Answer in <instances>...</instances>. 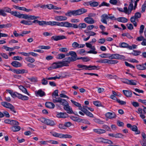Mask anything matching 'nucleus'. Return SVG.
Returning <instances> with one entry per match:
<instances>
[{"mask_svg": "<svg viewBox=\"0 0 146 146\" xmlns=\"http://www.w3.org/2000/svg\"><path fill=\"white\" fill-rule=\"evenodd\" d=\"M101 21L103 23L107 24V23L106 20L109 19V16L105 14L101 16Z\"/></svg>", "mask_w": 146, "mask_h": 146, "instance_id": "2eb2a0df", "label": "nucleus"}, {"mask_svg": "<svg viewBox=\"0 0 146 146\" xmlns=\"http://www.w3.org/2000/svg\"><path fill=\"white\" fill-rule=\"evenodd\" d=\"M9 70L13 71L14 73L17 74H22L25 73H28V70L25 69H15L13 70L11 69H10Z\"/></svg>", "mask_w": 146, "mask_h": 146, "instance_id": "423d86ee", "label": "nucleus"}, {"mask_svg": "<svg viewBox=\"0 0 146 146\" xmlns=\"http://www.w3.org/2000/svg\"><path fill=\"white\" fill-rule=\"evenodd\" d=\"M1 104L3 107L10 109L11 111L14 113H16V111L15 110L14 107L11 104L6 102H3L1 103Z\"/></svg>", "mask_w": 146, "mask_h": 146, "instance_id": "f03ea898", "label": "nucleus"}, {"mask_svg": "<svg viewBox=\"0 0 146 146\" xmlns=\"http://www.w3.org/2000/svg\"><path fill=\"white\" fill-rule=\"evenodd\" d=\"M110 5V4L109 3H107L105 2H103L101 4L99 5V7H100L102 6H106V7H109Z\"/></svg>", "mask_w": 146, "mask_h": 146, "instance_id": "0e129e2a", "label": "nucleus"}, {"mask_svg": "<svg viewBox=\"0 0 146 146\" xmlns=\"http://www.w3.org/2000/svg\"><path fill=\"white\" fill-rule=\"evenodd\" d=\"M98 3L96 1H90V5L92 7H96L98 5Z\"/></svg>", "mask_w": 146, "mask_h": 146, "instance_id": "f704fd0d", "label": "nucleus"}, {"mask_svg": "<svg viewBox=\"0 0 146 146\" xmlns=\"http://www.w3.org/2000/svg\"><path fill=\"white\" fill-rule=\"evenodd\" d=\"M6 91L10 94L13 98L17 97L19 99L24 101L27 100L29 99V98L28 96L23 95L17 92H13L12 90L7 89L6 90Z\"/></svg>", "mask_w": 146, "mask_h": 146, "instance_id": "f257e3e1", "label": "nucleus"}, {"mask_svg": "<svg viewBox=\"0 0 146 146\" xmlns=\"http://www.w3.org/2000/svg\"><path fill=\"white\" fill-rule=\"evenodd\" d=\"M108 59H103L100 60H97V62L102 63H108Z\"/></svg>", "mask_w": 146, "mask_h": 146, "instance_id": "a19ab883", "label": "nucleus"}, {"mask_svg": "<svg viewBox=\"0 0 146 146\" xmlns=\"http://www.w3.org/2000/svg\"><path fill=\"white\" fill-rule=\"evenodd\" d=\"M10 125L13 126L18 125H19V123L16 120H12Z\"/></svg>", "mask_w": 146, "mask_h": 146, "instance_id": "09e8293b", "label": "nucleus"}, {"mask_svg": "<svg viewBox=\"0 0 146 146\" xmlns=\"http://www.w3.org/2000/svg\"><path fill=\"white\" fill-rule=\"evenodd\" d=\"M70 118L74 121H77L78 122H81L83 120V119L77 117L72 116Z\"/></svg>", "mask_w": 146, "mask_h": 146, "instance_id": "7c9ffc66", "label": "nucleus"}, {"mask_svg": "<svg viewBox=\"0 0 146 146\" xmlns=\"http://www.w3.org/2000/svg\"><path fill=\"white\" fill-rule=\"evenodd\" d=\"M146 7V1L144 2V4L142 6L141 12H143L145 11Z\"/></svg>", "mask_w": 146, "mask_h": 146, "instance_id": "774afa93", "label": "nucleus"}, {"mask_svg": "<svg viewBox=\"0 0 146 146\" xmlns=\"http://www.w3.org/2000/svg\"><path fill=\"white\" fill-rule=\"evenodd\" d=\"M11 13L12 15L20 18L21 14H20L19 12L16 11H11Z\"/></svg>", "mask_w": 146, "mask_h": 146, "instance_id": "72a5a7b5", "label": "nucleus"}, {"mask_svg": "<svg viewBox=\"0 0 146 146\" xmlns=\"http://www.w3.org/2000/svg\"><path fill=\"white\" fill-rule=\"evenodd\" d=\"M85 33L87 35L89 36L90 37V36H93L96 35V33L93 31H88L85 32Z\"/></svg>", "mask_w": 146, "mask_h": 146, "instance_id": "5fc2aeb1", "label": "nucleus"}, {"mask_svg": "<svg viewBox=\"0 0 146 146\" xmlns=\"http://www.w3.org/2000/svg\"><path fill=\"white\" fill-rule=\"evenodd\" d=\"M71 61H74L72 59V58L70 57L65 58L63 60L62 62H61L62 65L63 66H68V64Z\"/></svg>", "mask_w": 146, "mask_h": 146, "instance_id": "20e7f679", "label": "nucleus"}, {"mask_svg": "<svg viewBox=\"0 0 146 146\" xmlns=\"http://www.w3.org/2000/svg\"><path fill=\"white\" fill-rule=\"evenodd\" d=\"M11 130L13 132H16L19 131L21 129V127L18 125L14 126L10 128Z\"/></svg>", "mask_w": 146, "mask_h": 146, "instance_id": "c85d7f7f", "label": "nucleus"}, {"mask_svg": "<svg viewBox=\"0 0 146 146\" xmlns=\"http://www.w3.org/2000/svg\"><path fill=\"white\" fill-rule=\"evenodd\" d=\"M65 36L64 35L54 36L51 37V39L55 41H57L61 40L66 39Z\"/></svg>", "mask_w": 146, "mask_h": 146, "instance_id": "0eeeda50", "label": "nucleus"}, {"mask_svg": "<svg viewBox=\"0 0 146 146\" xmlns=\"http://www.w3.org/2000/svg\"><path fill=\"white\" fill-rule=\"evenodd\" d=\"M117 59L119 60H124L125 58V56L122 55H120L119 54H117Z\"/></svg>", "mask_w": 146, "mask_h": 146, "instance_id": "69168bd1", "label": "nucleus"}, {"mask_svg": "<svg viewBox=\"0 0 146 146\" xmlns=\"http://www.w3.org/2000/svg\"><path fill=\"white\" fill-rule=\"evenodd\" d=\"M60 76H59V77L57 76H55L54 77H46V79L48 80H55L57 79H60Z\"/></svg>", "mask_w": 146, "mask_h": 146, "instance_id": "de8ad7c7", "label": "nucleus"}, {"mask_svg": "<svg viewBox=\"0 0 146 146\" xmlns=\"http://www.w3.org/2000/svg\"><path fill=\"white\" fill-rule=\"evenodd\" d=\"M29 15L27 14H21L20 18H23L26 19H28Z\"/></svg>", "mask_w": 146, "mask_h": 146, "instance_id": "4d7b16f0", "label": "nucleus"}, {"mask_svg": "<svg viewBox=\"0 0 146 146\" xmlns=\"http://www.w3.org/2000/svg\"><path fill=\"white\" fill-rule=\"evenodd\" d=\"M68 116V115L66 113L60 112L56 115V116L58 118H65Z\"/></svg>", "mask_w": 146, "mask_h": 146, "instance_id": "aec40b11", "label": "nucleus"}, {"mask_svg": "<svg viewBox=\"0 0 146 146\" xmlns=\"http://www.w3.org/2000/svg\"><path fill=\"white\" fill-rule=\"evenodd\" d=\"M86 27V25L84 23H80L78 25V28L80 29H84Z\"/></svg>", "mask_w": 146, "mask_h": 146, "instance_id": "a18cd8bd", "label": "nucleus"}, {"mask_svg": "<svg viewBox=\"0 0 146 146\" xmlns=\"http://www.w3.org/2000/svg\"><path fill=\"white\" fill-rule=\"evenodd\" d=\"M136 19L134 16L132 17L130 19L131 22L133 23L134 26L135 27L137 26V23L135 22Z\"/></svg>", "mask_w": 146, "mask_h": 146, "instance_id": "e433bc0d", "label": "nucleus"}, {"mask_svg": "<svg viewBox=\"0 0 146 146\" xmlns=\"http://www.w3.org/2000/svg\"><path fill=\"white\" fill-rule=\"evenodd\" d=\"M93 120L94 121L98 124H104V122L102 120H101L100 119L94 117Z\"/></svg>", "mask_w": 146, "mask_h": 146, "instance_id": "c756f323", "label": "nucleus"}, {"mask_svg": "<svg viewBox=\"0 0 146 146\" xmlns=\"http://www.w3.org/2000/svg\"><path fill=\"white\" fill-rule=\"evenodd\" d=\"M71 101L72 102V103L75 106L78 107V109H79V108L81 106V104H80V103L76 102V101H75L72 100H71Z\"/></svg>", "mask_w": 146, "mask_h": 146, "instance_id": "c03bdc74", "label": "nucleus"}, {"mask_svg": "<svg viewBox=\"0 0 146 146\" xmlns=\"http://www.w3.org/2000/svg\"><path fill=\"white\" fill-rule=\"evenodd\" d=\"M46 121L45 124L48 125L53 126L55 125V123L54 121L52 120L46 119Z\"/></svg>", "mask_w": 146, "mask_h": 146, "instance_id": "b1692460", "label": "nucleus"}, {"mask_svg": "<svg viewBox=\"0 0 146 146\" xmlns=\"http://www.w3.org/2000/svg\"><path fill=\"white\" fill-rule=\"evenodd\" d=\"M84 21L86 23L89 24H93L95 22L94 19L90 17H87L84 18Z\"/></svg>", "mask_w": 146, "mask_h": 146, "instance_id": "9b49d317", "label": "nucleus"}, {"mask_svg": "<svg viewBox=\"0 0 146 146\" xmlns=\"http://www.w3.org/2000/svg\"><path fill=\"white\" fill-rule=\"evenodd\" d=\"M25 60L31 63H33L35 61V60L34 58L29 57L26 58H25Z\"/></svg>", "mask_w": 146, "mask_h": 146, "instance_id": "79ce46f5", "label": "nucleus"}, {"mask_svg": "<svg viewBox=\"0 0 146 146\" xmlns=\"http://www.w3.org/2000/svg\"><path fill=\"white\" fill-rule=\"evenodd\" d=\"M39 18V17L38 16H35L33 15H29V17L28 20H35Z\"/></svg>", "mask_w": 146, "mask_h": 146, "instance_id": "052dcab7", "label": "nucleus"}, {"mask_svg": "<svg viewBox=\"0 0 146 146\" xmlns=\"http://www.w3.org/2000/svg\"><path fill=\"white\" fill-rule=\"evenodd\" d=\"M50 133L54 137H59L60 138V137L61 133H57L54 131H51Z\"/></svg>", "mask_w": 146, "mask_h": 146, "instance_id": "58836bf2", "label": "nucleus"}, {"mask_svg": "<svg viewBox=\"0 0 146 146\" xmlns=\"http://www.w3.org/2000/svg\"><path fill=\"white\" fill-rule=\"evenodd\" d=\"M65 15L68 17H71L72 15L76 16L75 10L72 11L68 12L65 14Z\"/></svg>", "mask_w": 146, "mask_h": 146, "instance_id": "cd10ccee", "label": "nucleus"}, {"mask_svg": "<svg viewBox=\"0 0 146 146\" xmlns=\"http://www.w3.org/2000/svg\"><path fill=\"white\" fill-rule=\"evenodd\" d=\"M57 96H54L53 95L52 97V101L54 103H58L59 100V99L60 98V97H56Z\"/></svg>", "mask_w": 146, "mask_h": 146, "instance_id": "37998d69", "label": "nucleus"}, {"mask_svg": "<svg viewBox=\"0 0 146 146\" xmlns=\"http://www.w3.org/2000/svg\"><path fill=\"white\" fill-rule=\"evenodd\" d=\"M21 23L26 25H31L32 24V22L29 21L23 20L20 22Z\"/></svg>", "mask_w": 146, "mask_h": 146, "instance_id": "473e14b6", "label": "nucleus"}, {"mask_svg": "<svg viewBox=\"0 0 146 146\" xmlns=\"http://www.w3.org/2000/svg\"><path fill=\"white\" fill-rule=\"evenodd\" d=\"M72 136L68 134H64L61 133L60 138H71Z\"/></svg>", "mask_w": 146, "mask_h": 146, "instance_id": "c9c22d12", "label": "nucleus"}, {"mask_svg": "<svg viewBox=\"0 0 146 146\" xmlns=\"http://www.w3.org/2000/svg\"><path fill=\"white\" fill-rule=\"evenodd\" d=\"M11 64L13 66L16 68L20 67L22 66L21 64L17 61H13L11 63Z\"/></svg>", "mask_w": 146, "mask_h": 146, "instance_id": "5701e85b", "label": "nucleus"}, {"mask_svg": "<svg viewBox=\"0 0 146 146\" xmlns=\"http://www.w3.org/2000/svg\"><path fill=\"white\" fill-rule=\"evenodd\" d=\"M3 48L5 49L6 50L8 51H12L13 50V48H10L7 47L5 46H4L3 47Z\"/></svg>", "mask_w": 146, "mask_h": 146, "instance_id": "680f3d73", "label": "nucleus"}, {"mask_svg": "<svg viewBox=\"0 0 146 146\" xmlns=\"http://www.w3.org/2000/svg\"><path fill=\"white\" fill-rule=\"evenodd\" d=\"M54 19L58 21H65L67 19V18L65 16H56L54 17Z\"/></svg>", "mask_w": 146, "mask_h": 146, "instance_id": "9d476101", "label": "nucleus"}, {"mask_svg": "<svg viewBox=\"0 0 146 146\" xmlns=\"http://www.w3.org/2000/svg\"><path fill=\"white\" fill-rule=\"evenodd\" d=\"M45 105L46 107L50 109H53L55 107L54 104L51 102H47L45 103Z\"/></svg>", "mask_w": 146, "mask_h": 146, "instance_id": "a878e982", "label": "nucleus"}, {"mask_svg": "<svg viewBox=\"0 0 146 146\" xmlns=\"http://www.w3.org/2000/svg\"><path fill=\"white\" fill-rule=\"evenodd\" d=\"M59 50L62 52H66L68 50V49L66 48H60Z\"/></svg>", "mask_w": 146, "mask_h": 146, "instance_id": "e2e57ef3", "label": "nucleus"}, {"mask_svg": "<svg viewBox=\"0 0 146 146\" xmlns=\"http://www.w3.org/2000/svg\"><path fill=\"white\" fill-rule=\"evenodd\" d=\"M102 143H108L110 144H112L113 143V142L111 141L108 139L104 138L103 139Z\"/></svg>", "mask_w": 146, "mask_h": 146, "instance_id": "3c124183", "label": "nucleus"}, {"mask_svg": "<svg viewBox=\"0 0 146 146\" xmlns=\"http://www.w3.org/2000/svg\"><path fill=\"white\" fill-rule=\"evenodd\" d=\"M59 100H59L58 103H59L61 105L64 106L68 104V102L64 99H62L60 98V99H59Z\"/></svg>", "mask_w": 146, "mask_h": 146, "instance_id": "393cba45", "label": "nucleus"}, {"mask_svg": "<svg viewBox=\"0 0 146 146\" xmlns=\"http://www.w3.org/2000/svg\"><path fill=\"white\" fill-rule=\"evenodd\" d=\"M137 82L135 80H129V84L130 85H136Z\"/></svg>", "mask_w": 146, "mask_h": 146, "instance_id": "4c0bfd02", "label": "nucleus"}, {"mask_svg": "<svg viewBox=\"0 0 146 146\" xmlns=\"http://www.w3.org/2000/svg\"><path fill=\"white\" fill-rule=\"evenodd\" d=\"M103 139L104 138L102 137H98L95 139V141L96 142L98 143H102Z\"/></svg>", "mask_w": 146, "mask_h": 146, "instance_id": "6e6d98bb", "label": "nucleus"}, {"mask_svg": "<svg viewBox=\"0 0 146 146\" xmlns=\"http://www.w3.org/2000/svg\"><path fill=\"white\" fill-rule=\"evenodd\" d=\"M77 66L79 68H82V69L85 70H95L96 69L98 66H95L90 65L87 66L86 65L78 64L77 65Z\"/></svg>", "mask_w": 146, "mask_h": 146, "instance_id": "7ed1b4c3", "label": "nucleus"}, {"mask_svg": "<svg viewBox=\"0 0 146 146\" xmlns=\"http://www.w3.org/2000/svg\"><path fill=\"white\" fill-rule=\"evenodd\" d=\"M105 115L106 117L110 119L114 118L116 117V115L114 112H107L105 114Z\"/></svg>", "mask_w": 146, "mask_h": 146, "instance_id": "1a4fd4ad", "label": "nucleus"}, {"mask_svg": "<svg viewBox=\"0 0 146 146\" xmlns=\"http://www.w3.org/2000/svg\"><path fill=\"white\" fill-rule=\"evenodd\" d=\"M63 108L64 109L67 111V113L69 114H72L73 113L72 109L69 106V104L64 106Z\"/></svg>", "mask_w": 146, "mask_h": 146, "instance_id": "6e6552de", "label": "nucleus"}, {"mask_svg": "<svg viewBox=\"0 0 146 146\" xmlns=\"http://www.w3.org/2000/svg\"><path fill=\"white\" fill-rule=\"evenodd\" d=\"M52 65L53 69H54L61 67L63 66L62 63H61V62L54 63L52 64Z\"/></svg>", "mask_w": 146, "mask_h": 146, "instance_id": "dca6fc26", "label": "nucleus"}, {"mask_svg": "<svg viewBox=\"0 0 146 146\" xmlns=\"http://www.w3.org/2000/svg\"><path fill=\"white\" fill-rule=\"evenodd\" d=\"M19 10L21 11H23L27 12H29L32 11L31 9H27L24 7H19Z\"/></svg>", "mask_w": 146, "mask_h": 146, "instance_id": "603ef678", "label": "nucleus"}, {"mask_svg": "<svg viewBox=\"0 0 146 146\" xmlns=\"http://www.w3.org/2000/svg\"><path fill=\"white\" fill-rule=\"evenodd\" d=\"M38 23L40 25H48V22L44 21H38Z\"/></svg>", "mask_w": 146, "mask_h": 146, "instance_id": "864d4df0", "label": "nucleus"}, {"mask_svg": "<svg viewBox=\"0 0 146 146\" xmlns=\"http://www.w3.org/2000/svg\"><path fill=\"white\" fill-rule=\"evenodd\" d=\"M99 56L102 58H110V54L108 53H104L99 55Z\"/></svg>", "mask_w": 146, "mask_h": 146, "instance_id": "ea45409f", "label": "nucleus"}, {"mask_svg": "<svg viewBox=\"0 0 146 146\" xmlns=\"http://www.w3.org/2000/svg\"><path fill=\"white\" fill-rule=\"evenodd\" d=\"M117 20L119 22L124 23L127 22L128 20L127 19L124 17L118 18L117 19Z\"/></svg>", "mask_w": 146, "mask_h": 146, "instance_id": "2f4dec72", "label": "nucleus"}, {"mask_svg": "<svg viewBox=\"0 0 146 146\" xmlns=\"http://www.w3.org/2000/svg\"><path fill=\"white\" fill-rule=\"evenodd\" d=\"M35 94L36 96H40L42 97L45 95V92L41 89H39L37 91H36L35 92Z\"/></svg>", "mask_w": 146, "mask_h": 146, "instance_id": "4468645a", "label": "nucleus"}, {"mask_svg": "<svg viewBox=\"0 0 146 146\" xmlns=\"http://www.w3.org/2000/svg\"><path fill=\"white\" fill-rule=\"evenodd\" d=\"M48 25H50L51 26H55L57 25L58 26H60V23L58 22H56L55 21H50L48 22Z\"/></svg>", "mask_w": 146, "mask_h": 146, "instance_id": "412c9836", "label": "nucleus"}, {"mask_svg": "<svg viewBox=\"0 0 146 146\" xmlns=\"http://www.w3.org/2000/svg\"><path fill=\"white\" fill-rule=\"evenodd\" d=\"M123 92L124 95L127 97H131L132 95L131 91L130 90H123Z\"/></svg>", "mask_w": 146, "mask_h": 146, "instance_id": "4be33fe9", "label": "nucleus"}, {"mask_svg": "<svg viewBox=\"0 0 146 146\" xmlns=\"http://www.w3.org/2000/svg\"><path fill=\"white\" fill-rule=\"evenodd\" d=\"M117 54H114L110 55V59H117Z\"/></svg>", "mask_w": 146, "mask_h": 146, "instance_id": "bf43d9fd", "label": "nucleus"}, {"mask_svg": "<svg viewBox=\"0 0 146 146\" xmlns=\"http://www.w3.org/2000/svg\"><path fill=\"white\" fill-rule=\"evenodd\" d=\"M71 23L68 22H60V27H71Z\"/></svg>", "mask_w": 146, "mask_h": 146, "instance_id": "a211bd4d", "label": "nucleus"}, {"mask_svg": "<svg viewBox=\"0 0 146 146\" xmlns=\"http://www.w3.org/2000/svg\"><path fill=\"white\" fill-rule=\"evenodd\" d=\"M108 135L112 137H114L115 138H122L123 137V135L121 133H117L116 134L114 133H110L108 134Z\"/></svg>", "mask_w": 146, "mask_h": 146, "instance_id": "f8f14e48", "label": "nucleus"}, {"mask_svg": "<svg viewBox=\"0 0 146 146\" xmlns=\"http://www.w3.org/2000/svg\"><path fill=\"white\" fill-rule=\"evenodd\" d=\"M118 62V61L116 60H111L108 59V64H116Z\"/></svg>", "mask_w": 146, "mask_h": 146, "instance_id": "8fccbe9b", "label": "nucleus"}, {"mask_svg": "<svg viewBox=\"0 0 146 146\" xmlns=\"http://www.w3.org/2000/svg\"><path fill=\"white\" fill-rule=\"evenodd\" d=\"M0 15H2L4 17L6 16L7 14L4 12V11L3 10V9H0Z\"/></svg>", "mask_w": 146, "mask_h": 146, "instance_id": "338daca9", "label": "nucleus"}, {"mask_svg": "<svg viewBox=\"0 0 146 146\" xmlns=\"http://www.w3.org/2000/svg\"><path fill=\"white\" fill-rule=\"evenodd\" d=\"M86 45L87 47L90 48L91 49L96 50L95 46H93L90 43L88 42L86 43Z\"/></svg>", "mask_w": 146, "mask_h": 146, "instance_id": "49530a36", "label": "nucleus"}, {"mask_svg": "<svg viewBox=\"0 0 146 146\" xmlns=\"http://www.w3.org/2000/svg\"><path fill=\"white\" fill-rule=\"evenodd\" d=\"M76 15H80L84 13L87 12V10L82 8L79 9L75 10Z\"/></svg>", "mask_w": 146, "mask_h": 146, "instance_id": "6ab92c4d", "label": "nucleus"}, {"mask_svg": "<svg viewBox=\"0 0 146 146\" xmlns=\"http://www.w3.org/2000/svg\"><path fill=\"white\" fill-rule=\"evenodd\" d=\"M65 55L64 54H59L57 56V58L58 59H62L65 58Z\"/></svg>", "mask_w": 146, "mask_h": 146, "instance_id": "13d9d810", "label": "nucleus"}, {"mask_svg": "<svg viewBox=\"0 0 146 146\" xmlns=\"http://www.w3.org/2000/svg\"><path fill=\"white\" fill-rule=\"evenodd\" d=\"M18 87L19 89L24 94L29 96H31V94L27 92V89L23 86L20 85Z\"/></svg>", "mask_w": 146, "mask_h": 146, "instance_id": "f3484780", "label": "nucleus"}, {"mask_svg": "<svg viewBox=\"0 0 146 146\" xmlns=\"http://www.w3.org/2000/svg\"><path fill=\"white\" fill-rule=\"evenodd\" d=\"M69 55L71 56V57H71L72 60L74 61L78 60V58H77V55L75 52L73 51L69 52L67 54V56H68Z\"/></svg>", "mask_w": 146, "mask_h": 146, "instance_id": "39448f33", "label": "nucleus"}, {"mask_svg": "<svg viewBox=\"0 0 146 146\" xmlns=\"http://www.w3.org/2000/svg\"><path fill=\"white\" fill-rule=\"evenodd\" d=\"M136 67L138 70H146V67L144 64H139L136 65Z\"/></svg>", "mask_w": 146, "mask_h": 146, "instance_id": "bb28decb", "label": "nucleus"}, {"mask_svg": "<svg viewBox=\"0 0 146 146\" xmlns=\"http://www.w3.org/2000/svg\"><path fill=\"white\" fill-rule=\"evenodd\" d=\"M93 131L94 132L99 134H103L106 132L105 130L99 128L94 129Z\"/></svg>", "mask_w": 146, "mask_h": 146, "instance_id": "ddd939ff", "label": "nucleus"}]
</instances>
